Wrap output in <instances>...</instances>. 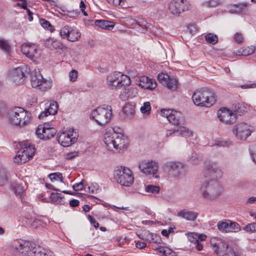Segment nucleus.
Returning a JSON list of instances; mask_svg holds the SVG:
<instances>
[{"label": "nucleus", "instance_id": "a211bd4d", "mask_svg": "<svg viewBox=\"0 0 256 256\" xmlns=\"http://www.w3.org/2000/svg\"><path fill=\"white\" fill-rule=\"evenodd\" d=\"M219 120L226 124H232L236 121V116L226 108H220L217 112Z\"/></svg>", "mask_w": 256, "mask_h": 256}, {"label": "nucleus", "instance_id": "0e129e2a", "mask_svg": "<svg viewBox=\"0 0 256 256\" xmlns=\"http://www.w3.org/2000/svg\"><path fill=\"white\" fill-rule=\"evenodd\" d=\"M44 128H48V129L49 128H54L51 126L49 124H44L43 126L40 125L36 131V134H40V132H42V130H43Z\"/></svg>", "mask_w": 256, "mask_h": 256}, {"label": "nucleus", "instance_id": "5701e85b", "mask_svg": "<svg viewBox=\"0 0 256 256\" xmlns=\"http://www.w3.org/2000/svg\"><path fill=\"white\" fill-rule=\"evenodd\" d=\"M56 133V130L54 128H44L40 134H36L38 137L42 140H47L54 137Z\"/></svg>", "mask_w": 256, "mask_h": 256}, {"label": "nucleus", "instance_id": "f704fd0d", "mask_svg": "<svg viewBox=\"0 0 256 256\" xmlns=\"http://www.w3.org/2000/svg\"><path fill=\"white\" fill-rule=\"evenodd\" d=\"M201 160L200 156L198 154L193 152L188 158V161L193 164H198Z\"/></svg>", "mask_w": 256, "mask_h": 256}, {"label": "nucleus", "instance_id": "c756f323", "mask_svg": "<svg viewBox=\"0 0 256 256\" xmlns=\"http://www.w3.org/2000/svg\"><path fill=\"white\" fill-rule=\"evenodd\" d=\"M122 111L126 114V118L131 119L134 114V107L132 104H126L122 108Z\"/></svg>", "mask_w": 256, "mask_h": 256}, {"label": "nucleus", "instance_id": "6e6d98bb", "mask_svg": "<svg viewBox=\"0 0 256 256\" xmlns=\"http://www.w3.org/2000/svg\"><path fill=\"white\" fill-rule=\"evenodd\" d=\"M244 230L246 232H256V223L253 222L246 225L244 228Z\"/></svg>", "mask_w": 256, "mask_h": 256}, {"label": "nucleus", "instance_id": "3c124183", "mask_svg": "<svg viewBox=\"0 0 256 256\" xmlns=\"http://www.w3.org/2000/svg\"><path fill=\"white\" fill-rule=\"evenodd\" d=\"M224 0H209L206 2V5L208 7L214 8L221 5Z\"/></svg>", "mask_w": 256, "mask_h": 256}, {"label": "nucleus", "instance_id": "72a5a7b5", "mask_svg": "<svg viewBox=\"0 0 256 256\" xmlns=\"http://www.w3.org/2000/svg\"><path fill=\"white\" fill-rule=\"evenodd\" d=\"M70 36H68V40L70 42L77 41L80 38V33L75 28L72 27Z\"/></svg>", "mask_w": 256, "mask_h": 256}, {"label": "nucleus", "instance_id": "6e6552de", "mask_svg": "<svg viewBox=\"0 0 256 256\" xmlns=\"http://www.w3.org/2000/svg\"><path fill=\"white\" fill-rule=\"evenodd\" d=\"M30 72V68L26 65L10 70L6 76L7 80L16 84H22L29 75Z\"/></svg>", "mask_w": 256, "mask_h": 256}, {"label": "nucleus", "instance_id": "2f4dec72", "mask_svg": "<svg viewBox=\"0 0 256 256\" xmlns=\"http://www.w3.org/2000/svg\"><path fill=\"white\" fill-rule=\"evenodd\" d=\"M176 131L181 136L185 138H189L193 136V132L186 126H180L176 129Z\"/></svg>", "mask_w": 256, "mask_h": 256}, {"label": "nucleus", "instance_id": "79ce46f5", "mask_svg": "<svg viewBox=\"0 0 256 256\" xmlns=\"http://www.w3.org/2000/svg\"><path fill=\"white\" fill-rule=\"evenodd\" d=\"M146 240L149 243H157L160 244L162 240L159 236L156 234L150 233L149 234Z\"/></svg>", "mask_w": 256, "mask_h": 256}, {"label": "nucleus", "instance_id": "a19ab883", "mask_svg": "<svg viewBox=\"0 0 256 256\" xmlns=\"http://www.w3.org/2000/svg\"><path fill=\"white\" fill-rule=\"evenodd\" d=\"M160 254L162 256H176V253L171 249L164 246H161Z\"/></svg>", "mask_w": 256, "mask_h": 256}, {"label": "nucleus", "instance_id": "603ef678", "mask_svg": "<svg viewBox=\"0 0 256 256\" xmlns=\"http://www.w3.org/2000/svg\"><path fill=\"white\" fill-rule=\"evenodd\" d=\"M151 110V106L149 102H144L143 106L140 108V110L142 114L150 113Z\"/></svg>", "mask_w": 256, "mask_h": 256}, {"label": "nucleus", "instance_id": "f03ea898", "mask_svg": "<svg viewBox=\"0 0 256 256\" xmlns=\"http://www.w3.org/2000/svg\"><path fill=\"white\" fill-rule=\"evenodd\" d=\"M16 256H55L54 252L24 240H16L10 246Z\"/></svg>", "mask_w": 256, "mask_h": 256}, {"label": "nucleus", "instance_id": "f3484780", "mask_svg": "<svg viewBox=\"0 0 256 256\" xmlns=\"http://www.w3.org/2000/svg\"><path fill=\"white\" fill-rule=\"evenodd\" d=\"M189 6L186 0H172L168 6L170 12L176 16H179L180 14L185 10H188Z\"/></svg>", "mask_w": 256, "mask_h": 256}, {"label": "nucleus", "instance_id": "f257e3e1", "mask_svg": "<svg viewBox=\"0 0 256 256\" xmlns=\"http://www.w3.org/2000/svg\"><path fill=\"white\" fill-rule=\"evenodd\" d=\"M106 82L110 89L117 90L122 88L119 96L123 101L132 98L137 94L135 88L128 87L131 82L130 77L120 72H116L109 74Z\"/></svg>", "mask_w": 256, "mask_h": 256}, {"label": "nucleus", "instance_id": "864d4df0", "mask_svg": "<svg viewBox=\"0 0 256 256\" xmlns=\"http://www.w3.org/2000/svg\"><path fill=\"white\" fill-rule=\"evenodd\" d=\"M51 46L54 49L63 50L66 48L65 46L60 42L54 40L52 42Z\"/></svg>", "mask_w": 256, "mask_h": 256}, {"label": "nucleus", "instance_id": "4be33fe9", "mask_svg": "<svg viewBox=\"0 0 256 256\" xmlns=\"http://www.w3.org/2000/svg\"><path fill=\"white\" fill-rule=\"evenodd\" d=\"M246 7V3L231 4L228 7V10L232 14H245L247 12Z\"/></svg>", "mask_w": 256, "mask_h": 256}, {"label": "nucleus", "instance_id": "e2e57ef3", "mask_svg": "<svg viewBox=\"0 0 256 256\" xmlns=\"http://www.w3.org/2000/svg\"><path fill=\"white\" fill-rule=\"evenodd\" d=\"M214 146H218L226 147L229 146L228 142L226 141L222 140H216Z\"/></svg>", "mask_w": 256, "mask_h": 256}, {"label": "nucleus", "instance_id": "a878e982", "mask_svg": "<svg viewBox=\"0 0 256 256\" xmlns=\"http://www.w3.org/2000/svg\"><path fill=\"white\" fill-rule=\"evenodd\" d=\"M190 242L196 244V248L198 251L202 250L203 245L200 242H198V234L195 232H190L186 234Z\"/></svg>", "mask_w": 256, "mask_h": 256}, {"label": "nucleus", "instance_id": "e433bc0d", "mask_svg": "<svg viewBox=\"0 0 256 256\" xmlns=\"http://www.w3.org/2000/svg\"><path fill=\"white\" fill-rule=\"evenodd\" d=\"M0 50L5 54H8L10 52V45L6 40L0 39Z\"/></svg>", "mask_w": 256, "mask_h": 256}, {"label": "nucleus", "instance_id": "1a4fd4ad", "mask_svg": "<svg viewBox=\"0 0 256 256\" xmlns=\"http://www.w3.org/2000/svg\"><path fill=\"white\" fill-rule=\"evenodd\" d=\"M30 114L21 108H16L8 114V122L14 125L24 126L30 120Z\"/></svg>", "mask_w": 256, "mask_h": 256}, {"label": "nucleus", "instance_id": "20e7f679", "mask_svg": "<svg viewBox=\"0 0 256 256\" xmlns=\"http://www.w3.org/2000/svg\"><path fill=\"white\" fill-rule=\"evenodd\" d=\"M104 142L110 151L123 150L128 144L127 137L122 133L116 132L113 128L106 130Z\"/></svg>", "mask_w": 256, "mask_h": 256}, {"label": "nucleus", "instance_id": "c85d7f7f", "mask_svg": "<svg viewBox=\"0 0 256 256\" xmlns=\"http://www.w3.org/2000/svg\"><path fill=\"white\" fill-rule=\"evenodd\" d=\"M50 199V202L60 204H65V198L61 193H51Z\"/></svg>", "mask_w": 256, "mask_h": 256}, {"label": "nucleus", "instance_id": "58836bf2", "mask_svg": "<svg viewBox=\"0 0 256 256\" xmlns=\"http://www.w3.org/2000/svg\"><path fill=\"white\" fill-rule=\"evenodd\" d=\"M48 114L50 115H54L57 113L58 110V105L56 102H51L48 108H46Z\"/></svg>", "mask_w": 256, "mask_h": 256}, {"label": "nucleus", "instance_id": "338daca9", "mask_svg": "<svg viewBox=\"0 0 256 256\" xmlns=\"http://www.w3.org/2000/svg\"><path fill=\"white\" fill-rule=\"evenodd\" d=\"M232 229L230 232H237L240 230L239 224L235 222H232Z\"/></svg>", "mask_w": 256, "mask_h": 256}, {"label": "nucleus", "instance_id": "8fccbe9b", "mask_svg": "<svg viewBox=\"0 0 256 256\" xmlns=\"http://www.w3.org/2000/svg\"><path fill=\"white\" fill-rule=\"evenodd\" d=\"M136 24L138 26L136 28L138 31H140L142 32H144V30L148 28L150 25L144 22V21H138L136 22Z\"/></svg>", "mask_w": 256, "mask_h": 256}, {"label": "nucleus", "instance_id": "4d7b16f0", "mask_svg": "<svg viewBox=\"0 0 256 256\" xmlns=\"http://www.w3.org/2000/svg\"><path fill=\"white\" fill-rule=\"evenodd\" d=\"M249 151L252 161L256 164V145L250 146Z\"/></svg>", "mask_w": 256, "mask_h": 256}, {"label": "nucleus", "instance_id": "de8ad7c7", "mask_svg": "<svg viewBox=\"0 0 256 256\" xmlns=\"http://www.w3.org/2000/svg\"><path fill=\"white\" fill-rule=\"evenodd\" d=\"M206 40L208 43L214 44L218 41V36L216 34L210 33L207 34L205 36Z\"/></svg>", "mask_w": 256, "mask_h": 256}, {"label": "nucleus", "instance_id": "13d9d810", "mask_svg": "<svg viewBox=\"0 0 256 256\" xmlns=\"http://www.w3.org/2000/svg\"><path fill=\"white\" fill-rule=\"evenodd\" d=\"M78 72L77 70H71L69 72V74H68L70 80L72 82H74L76 81V80H77V78H78Z\"/></svg>", "mask_w": 256, "mask_h": 256}, {"label": "nucleus", "instance_id": "b1692460", "mask_svg": "<svg viewBox=\"0 0 256 256\" xmlns=\"http://www.w3.org/2000/svg\"><path fill=\"white\" fill-rule=\"evenodd\" d=\"M42 76L40 71L34 70L30 74L31 85L33 88H38L41 84V80H42Z\"/></svg>", "mask_w": 256, "mask_h": 256}, {"label": "nucleus", "instance_id": "0eeeda50", "mask_svg": "<svg viewBox=\"0 0 256 256\" xmlns=\"http://www.w3.org/2000/svg\"><path fill=\"white\" fill-rule=\"evenodd\" d=\"M112 117V108L109 105H102L93 110L90 118L98 124L104 126L109 122Z\"/></svg>", "mask_w": 256, "mask_h": 256}, {"label": "nucleus", "instance_id": "4c0bfd02", "mask_svg": "<svg viewBox=\"0 0 256 256\" xmlns=\"http://www.w3.org/2000/svg\"><path fill=\"white\" fill-rule=\"evenodd\" d=\"M50 181L52 182H58L60 183H62V175L60 172H54L48 175Z\"/></svg>", "mask_w": 256, "mask_h": 256}, {"label": "nucleus", "instance_id": "052dcab7", "mask_svg": "<svg viewBox=\"0 0 256 256\" xmlns=\"http://www.w3.org/2000/svg\"><path fill=\"white\" fill-rule=\"evenodd\" d=\"M234 38L235 42L238 44L242 43L244 40V38L242 34L240 32L236 33Z\"/></svg>", "mask_w": 256, "mask_h": 256}, {"label": "nucleus", "instance_id": "bb28decb", "mask_svg": "<svg viewBox=\"0 0 256 256\" xmlns=\"http://www.w3.org/2000/svg\"><path fill=\"white\" fill-rule=\"evenodd\" d=\"M178 216L184 218L188 220L194 221L197 218L198 214L194 212L184 210L178 212Z\"/></svg>", "mask_w": 256, "mask_h": 256}, {"label": "nucleus", "instance_id": "9b49d317", "mask_svg": "<svg viewBox=\"0 0 256 256\" xmlns=\"http://www.w3.org/2000/svg\"><path fill=\"white\" fill-rule=\"evenodd\" d=\"M20 148L14 157V162L23 164L32 158L34 154V148L28 142H22L20 144Z\"/></svg>", "mask_w": 256, "mask_h": 256}, {"label": "nucleus", "instance_id": "c9c22d12", "mask_svg": "<svg viewBox=\"0 0 256 256\" xmlns=\"http://www.w3.org/2000/svg\"><path fill=\"white\" fill-rule=\"evenodd\" d=\"M12 186L14 192H24L26 190L25 183L23 182H21L20 183L17 182H14L12 185Z\"/></svg>", "mask_w": 256, "mask_h": 256}, {"label": "nucleus", "instance_id": "f8f14e48", "mask_svg": "<svg viewBox=\"0 0 256 256\" xmlns=\"http://www.w3.org/2000/svg\"><path fill=\"white\" fill-rule=\"evenodd\" d=\"M164 169L174 178H179L186 174L185 164L178 161H170L164 164Z\"/></svg>", "mask_w": 256, "mask_h": 256}, {"label": "nucleus", "instance_id": "7c9ffc66", "mask_svg": "<svg viewBox=\"0 0 256 256\" xmlns=\"http://www.w3.org/2000/svg\"><path fill=\"white\" fill-rule=\"evenodd\" d=\"M255 50V47L253 46L244 47L240 48L236 54L238 56H246L252 54Z\"/></svg>", "mask_w": 256, "mask_h": 256}, {"label": "nucleus", "instance_id": "393cba45", "mask_svg": "<svg viewBox=\"0 0 256 256\" xmlns=\"http://www.w3.org/2000/svg\"><path fill=\"white\" fill-rule=\"evenodd\" d=\"M94 24L102 29L109 30H112L114 26V22L102 20H96Z\"/></svg>", "mask_w": 256, "mask_h": 256}, {"label": "nucleus", "instance_id": "49530a36", "mask_svg": "<svg viewBox=\"0 0 256 256\" xmlns=\"http://www.w3.org/2000/svg\"><path fill=\"white\" fill-rule=\"evenodd\" d=\"M202 196L206 200L212 201L218 198V193H200Z\"/></svg>", "mask_w": 256, "mask_h": 256}, {"label": "nucleus", "instance_id": "9d476101", "mask_svg": "<svg viewBox=\"0 0 256 256\" xmlns=\"http://www.w3.org/2000/svg\"><path fill=\"white\" fill-rule=\"evenodd\" d=\"M114 178L121 186H130L134 182V178L131 170L125 166H120L114 171Z\"/></svg>", "mask_w": 256, "mask_h": 256}, {"label": "nucleus", "instance_id": "aec40b11", "mask_svg": "<svg viewBox=\"0 0 256 256\" xmlns=\"http://www.w3.org/2000/svg\"><path fill=\"white\" fill-rule=\"evenodd\" d=\"M21 50L23 54L33 62H35L40 56V54L37 48L34 44L32 45L30 44H23L21 47Z\"/></svg>", "mask_w": 256, "mask_h": 256}, {"label": "nucleus", "instance_id": "4468645a", "mask_svg": "<svg viewBox=\"0 0 256 256\" xmlns=\"http://www.w3.org/2000/svg\"><path fill=\"white\" fill-rule=\"evenodd\" d=\"M160 114L167 118L169 122L174 125L178 126L184 124L185 119L184 115L180 112L170 109H162Z\"/></svg>", "mask_w": 256, "mask_h": 256}, {"label": "nucleus", "instance_id": "423d86ee", "mask_svg": "<svg viewBox=\"0 0 256 256\" xmlns=\"http://www.w3.org/2000/svg\"><path fill=\"white\" fill-rule=\"evenodd\" d=\"M210 243L214 252L218 256H237L235 250L226 240L212 238L210 240Z\"/></svg>", "mask_w": 256, "mask_h": 256}, {"label": "nucleus", "instance_id": "412c9836", "mask_svg": "<svg viewBox=\"0 0 256 256\" xmlns=\"http://www.w3.org/2000/svg\"><path fill=\"white\" fill-rule=\"evenodd\" d=\"M137 84L142 88L151 90H154L157 86L155 80L146 76L139 77Z\"/></svg>", "mask_w": 256, "mask_h": 256}, {"label": "nucleus", "instance_id": "ddd939ff", "mask_svg": "<svg viewBox=\"0 0 256 256\" xmlns=\"http://www.w3.org/2000/svg\"><path fill=\"white\" fill-rule=\"evenodd\" d=\"M78 136V134L74 131V128H70L68 131L60 133L56 138L62 146L68 147L76 142Z\"/></svg>", "mask_w": 256, "mask_h": 256}, {"label": "nucleus", "instance_id": "ea45409f", "mask_svg": "<svg viewBox=\"0 0 256 256\" xmlns=\"http://www.w3.org/2000/svg\"><path fill=\"white\" fill-rule=\"evenodd\" d=\"M41 84H40V86L38 88L42 91H46L50 89L52 86V81L50 80H46L42 78L41 80Z\"/></svg>", "mask_w": 256, "mask_h": 256}, {"label": "nucleus", "instance_id": "680f3d73", "mask_svg": "<svg viewBox=\"0 0 256 256\" xmlns=\"http://www.w3.org/2000/svg\"><path fill=\"white\" fill-rule=\"evenodd\" d=\"M89 192H94L99 190V186L96 183H92L90 186L86 187Z\"/></svg>", "mask_w": 256, "mask_h": 256}, {"label": "nucleus", "instance_id": "37998d69", "mask_svg": "<svg viewBox=\"0 0 256 256\" xmlns=\"http://www.w3.org/2000/svg\"><path fill=\"white\" fill-rule=\"evenodd\" d=\"M8 177L6 172L3 168H0V186H3L7 184Z\"/></svg>", "mask_w": 256, "mask_h": 256}, {"label": "nucleus", "instance_id": "09e8293b", "mask_svg": "<svg viewBox=\"0 0 256 256\" xmlns=\"http://www.w3.org/2000/svg\"><path fill=\"white\" fill-rule=\"evenodd\" d=\"M246 112V108L241 104H238L235 106L234 113L236 114L242 115Z\"/></svg>", "mask_w": 256, "mask_h": 256}, {"label": "nucleus", "instance_id": "dca6fc26", "mask_svg": "<svg viewBox=\"0 0 256 256\" xmlns=\"http://www.w3.org/2000/svg\"><path fill=\"white\" fill-rule=\"evenodd\" d=\"M250 128L248 124L240 122L234 127L232 132L238 138L245 140L251 134Z\"/></svg>", "mask_w": 256, "mask_h": 256}, {"label": "nucleus", "instance_id": "2eb2a0df", "mask_svg": "<svg viewBox=\"0 0 256 256\" xmlns=\"http://www.w3.org/2000/svg\"><path fill=\"white\" fill-rule=\"evenodd\" d=\"M158 168V163L153 160H144L138 165L139 170L141 172L146 175H152L156 178H159Z\"/></svg>", "mask_w": 256, "mask_h": 256}, {"label": "nucleus", "instance_id": "774afa93", "mask_svg": "<svg viewBox=\"0 0 256 256\" xmlns=\"http://www.w3.org/2000/svg\"><path fill=\"white\" fill-rule=\"evenodd\" d=\"M78 154V152H68L66 154V158L68 160H71L76 157Z\"/></svg>", "mask_w": 256, "mask_h": 256}, {"label": "nucleus", "instance_id": "c03bdc74", "mask_svg": "<svg viewBox=\"0 0 256 256\" xmlns=\"http://www.w3.org/2000/svg\"><path fill=\"white\" fill-rule=\"evenodd\" d=\"M40 25L46 30H48L50 32H53L54 30V28L52 26L50 23L47 20L41 18L40 19Z\"/></svg>", "mask_w": 256, "mask_h": 256}, {"label": "nucleus", "instance_id": "39448f33", "mask_svg": "<svg viewBox=\"0 0 256 256\" xmlns=\"http://www.w3.org/2000/svg\"><path fill=\"white\" fill-rule=\"evenodd\" d=\"M192 99L196 105L206 107L212 106L216 101L214 92L206 88L196 90L192 94Z\"/></svg>", "mask_w": 256, "mask_h": 256}, {"label": "nucleus", "instance_id": "cd10ccee", "mask_svg": "<svg viewBox=\"0 0 256 256\" xmlns=\"http://www.w3.org/2000/svg\"><path fill=\"white\" fill-rule=\"evenodd\" d=\"M232 222L230 220L220 221L218 223V228L222 232H230Z\"/></svg>", "mask_w": 256, "mask_h": 256}, {"label": "nucleus", "instance_id": "a18cd8bd", "mask_svg": "<svg viewBox=\"0 0 256 256\" xmlns=\"http://www.w3.org/2000/svg\"><path fill=\"white\" fill-rule=\"evenodd\" d=\"M51 193H40L38 194V198L40 200L43 202H50V199Z\"/></svg>", "mask_w": 256, "mask_h": 256}, {"label": "nucleus", "instance_id": "bf43d9fd", "mask_svg": "<svg viewBox=\"0 0 256 256\" xmlns=\"http://www.w3.org/2000/svg\"><path fill=\"white\" fill-rule=\"evenodd\" d=\"M86 187H84L83 182L76 183L73 186V188L75 191L82 190L83 189L86 191Z\"/></svg>", "mask_w": 256, "mask_h": 256}, {"label": "nucleus", "instance_id": "6ab92c4d", "mask_svg": "<svg viewBox=\"0 0 256 256\" xmlns=\"http://www.w3.org/2000/svg\"><path fill=\"white\" fill-rule=\"evenodd\" d=\"M158 79L163 86L168 89L174 90L177 88L178 80L174 77H170L166 73H160L158 75Z\"/></svg>", "mask_w": 256, "mask_h": 256}, {"label": "nucleus", "instance_id": "5fc2aeb1", "mask_svg": "<svg viewBox=\"0 0 256 256\" xmlns=\"http://www.w3.org/2000/svg\"><path fill=\"white\" fill-rule=\"evenodd\" d=\"M146 192H160V188L159 186L148 184L145 186Z\"/></svg>", "mask_w": 256, "mask_h": 256}, {"label": "nucleus", "instance_id": "473e14b6", "mask_svg": "<svg viewBox=\"0 0 256 256\" xmlns=\"http://www.w3.org/2000/svg\"><path fill=\"white\" fill-rule=\"evenodd\" d=\"M72 27L68 25L64 26L60 30V34L62 38L68 39V36H70Z\"/></svg>", "mask_w": 256, "mask_h": 256}, {"label": "nucleus", "instance_id": "7ed1b4c3", "mask_svg": "<svg viewBox=\"0 0 256 256\" xmlns=\"http://www.w3.org/2000/svg\"><path fill=\"white\" fill-rule=\"evenodd\" d=\"M223 176V172L220 166L216 164H209L206 166V178H210V181L200 182L198 185V190L202 192L216 191L221 192L223 188L218 181Z\"/></svg>", "mask_w": 256, "mask_h": 256}, {"label": "nucleus", "instance_id": "69168bd1", "mask_svg": "<svg viewBox=\"0 0 256 256\" xmlns=\"http://www.w3.org/2000/svg\"><path fill=\"white\" fill-rule=\"evenodd\" d=\"M46 188L50 189V190H54V191H56V192H71L70 191V190H60L59 188H56V186L52 184H46Z\"/></svg>", "mask_w": 256, "mask_h": 256}]
</instances>
